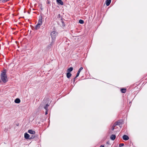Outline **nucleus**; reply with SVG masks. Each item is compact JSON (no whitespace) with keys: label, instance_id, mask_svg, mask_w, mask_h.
I'll list each match as a JSON object with an SVG mask.
<instances>
[{"label":"nucleus","instance_id":"nucleus-1","mask_svg":"<svg viewBox=\"0 0 147 147\" xmlns=\"http://www.w3.org/2000/svg\"><path fill=\"white\" fill-rule=\"evenodd\" d=\"M1 79L3 82L5 83L8 81V78L5 71L4 70L1 73Z\"/></svg>","mask_w":147,"mask_h":147},{"label":"nucleus","instance_id":"nucleus-2","mask_svg":"<svg viewBox=\"0 0 147 147\" xmlns=\"http://www.w3.org/2000/svg\"><path fill=\"white\" fill-rule=\"evenodd\" d=\"M42 24V18L41 16L39 17L38 23L35 26V29L37 30L38 29Z\"/></svg>","mask_w":147,"mask_h":147},{"label":"nucleus","instance_id":"nucleus-3","mask_svg":"<svg viewBox=\"0 0 147 147\" xmlns=\"http://www.w3.org/2000/svg\"><path fill=\"white\" fill-rule=\"evenodd\" d=\"M57 32L56 31H53L51 33V36L52 39L55 40L56 37L57 35Z\"/></svg>","mask_w":147,"mask_h":147},{"label":"nucleus","instance_id":"nucleus-4","mask_svg":"<svg viewBox=\"0 0 147 147\" xmlns=\"http://www.w3.org/2000/svg\"><path fill=\"white\" fill-rule=\"evenodd\" d=\"M123 120H119L115 123V125H120L123 122Z\"/></svg>","mask_w":147,"mask_h":147},{"label":"nucleus","instance_id":"nucleus-5","mask_svg":"<svg viewBox=\"0 0 147 147\" xmlns=\"http://www.w3.org/2000/svg\"><path fill=\"white\" fill-rule=\"evenodd\" d=\"M83 69V67H81L79 69L77 74H76V78H77L78 77L81 71Z\"/></svg>","mask_w":147,"mask_h":147},{"label":"nucleus","instance_id":"nucleus-6","mask_svg":"<svg viewBox=\"0 0 147 147\" xmlns=\"http://www.w3.org/2000/svg\"><path fill=\"white\" fill-rule=\"evenodd\" d=\"M122 138L123 140H127L129 139V137L126 135H124Z\"/></svg>","mask_w":147,"mask_h":147},{"label":"nucleus","instance_id":"nucleus-7","mask_svg":"<svg viewBox=\"0 0 147 147\" xmlns=\"http://www.w3.org/2000/svg\"><path fill=\"white\" fill-rule=\"evenodd\" d=\"M30 135L26 133L24 134V138L26 139H29Z\"/></svg>","mask_w":147,"mask_h":147},{"label":"nucleus","instance_id":"nucleus-8","mask_svg":"<svg viewBox=\"0 0 147 147\" xmlns=\"http://www.w3.org/2000/svg\"><path fill=\"white\" fill-rule=\"evenodd\" d=\"M28 132L31 134H34L35 133V132L34 131L32 130V129H30L28 130Z\"/></svg>","mask_w":147,"mask_h":147},{"label":"nucleus","instance_id":"nucleus-9","mask_svg":"<svg viewBox=\"0 0 147 147\" xmlns=\"http://www.w3.org/2000/svg\"><path fill=\"white\" fill-rule=\"evenodd\" d=\"M116 138V136L115 135H112L110 136V139L112 140H114Z\"/></svg>","mask_w":147,"mask_h":147},{"label":"nucleus","instance_id":"nucleus-10","mask_svg":"<svg viewBox=\"0 0 147 147\" xmlns=\"http://www.w3.org/2000/svg\"><path fill=\"white\" fill-rule=\"evenodd\" d=\"M111 2V0H106V4L107 6H109Z\"/></svg>","mask_w":147,"mask_h":147},{"label":"nucleus","instance_id":"nucleus-11","mask_svg":"<svg viewBox=\"0 0 147 147\" xmlns=\"http://www.w3.org/2000/svg\"><path fill=\"white\" fill-rule=\"evenodd\" d=\"M57 3L61 5H63V3L61 0H57Z\"/></svg>","mask_w":147,"mask_h":147},{"label":"nucleus","instance_id":"nucleus-12","mask_svg":"<svg viewBox=\"0 0 147 147\" xmlns=\"http://www.w3.org/2000/svg\"><path fill=\"white\" fill-rule=\"evenodd\" d=\"M14 102L16 103H19L20 102V100L19 99L17 98L15 100Z\"/></svg>","mask_w":147,"mask_h":147},{"label":"nucleus","instance_id":"nucleus-13","mask_svg":"<svg viewBox=\"0 0 147 147\" xmlns=\"http://www.w3.org/2000/svg\"><path fill=\"white\" fill-rule=\"evenodd\" d=\"M71 76V74L69 72H67V73L66 76L68 78H70Z\"/></svg>","mask_w":147,"mask_h":147},{"label":"nucleus","instance_id":"nucleus-14","mask_svg":"<svg viewBox=\"0 0 147 147\" xmlns=\"http://www.w3.org/2000/svg\"><path fill=\"white\" fill-rule=\"evenodd\" d=\"M73 69V68L72 67H70L69 68H68V69H67V71L68 72L70 73V72H71V71H72Z\"/></svg>","mask_w":147,"mask_h":147},{"label":"nucleus","instance_id":"nucleus-15","mask_svg":"<svg viewBox=\"0 0 147 147\" xmlns=\"http://www.w3.org/2000/svg\"><path fill=\"white\" fill-rule=\"evenodd\" d=\"M126 90L125 88H122L121 89V92L122 93H125L126 92Z\"/></svg>","mask_w":147,"mask_h":147},{"label":"nucleus","instance_id":"nucleus-16","mask_svg":"<svg viewBox=\"0 0 147 147\" xmlns=\"http://www.w3.org/2000/svg\"><path fill=\"white\" fill-rule=\"evenodd\" d=\"M49 106V105L48 104H47L44 107V108L46 110H48V107Z\"/></svg>","mask_w":147,"mask_h":147},{"label":"nucleus","instance_id":"nucleus-17","mask_svg":"<svg viewBox=\"0 0 147 147\" xmlns=\"http://www.w3.org/2000/svg\"><path fill=\"white\" fill-rule=\"evenodd\" d=\"M79 22L81 24H83L84 23V21L82 20H79Z\"/></svg>","mask_w":147,"mask_h":147},{"label":"nucleus","instance_id":"nucleus-18","mask_svg":"<svg viewBox=\"0 0 147 147\" xmlns=\"http://www.w3.org/2000/svg\"><path fill=\"white\" fill-rule=\"evenodd\" d=\"M124 145V144L121 143V144H119V146L120 147H121V146H123Z\"/></svg>","mask_w":147,"mask_h":147},{"label":"nucleus","instance_id":"nucleus-19","mask_svg":"<svg viewBox=\"0 0 147 147\" xmlns=\"http://www.w3.org/2000/svg\"><path fill=\"white\" fill-rule=\"evenodd\" d=\"M116 125H115V124L114 125H113L112 126V130H113L114 129V127Z\"/></svg>","mask_w":147,"mask_h":147},{"label":"nucleus","instance_id":"nucleus-20","mask_svg":"<svg viewBox=\"0 0 147 147\" xmlns=\"http://www.w3.org/2000/svg\"><path fill=\"white\" fill-rule=\"evenodd\" d=\"M35 136L34 135H32V136L29 139H32V138H35Z\"/></svg>","mask_w":147,"mask_h":147},{"label":"nucleus","instance_id":"nucleus-21","mask_svg":"<svg viewBox=\"0 0 147 147\" xmlns=\"http://www.w3.org/2000/svg\"><path fill=\"white\" fill-rule=\"evenodd\" d=\"M9 1V0H3V3H4Z\"/></svg>","mask_w":147,"mask_h":147},{"label":"nucleus","instance_id":"nucleus-22","mask_svg":"<svg viewBox=\"0 0 147 147\" xmlns=\"http://www.w3.org/2000/svg\"><path fill=\"white\" fill-rule=\"evenodd\" d=\"M47 112H48V110H46V111L45 113V115H46L47 114V113H48Z\"/></svg>","mask_w":147,"mask_h":147},{"label":"nucleus","instance_id":"nucleus-23","mask_svg":"<svg viewBox=\"0 0 147 147\" xmlns=\"http://www.w3.org/2000/svg\"><path fill=\"white\" fill-rule=\"evenodd\" d=\"M100 147H104V146L103 145H101L100 146Z\"/></svg>","mask_w":147,"mask_h":147},{"label":"nucleus","instance_id":"nucleus-24","mask_svg":"<svg viewBox=\"0 0 147 147\" xmlns=\"http://www.w3.org/2000/svg\"><path fill=\"white\" fill-rule=\"evenodd\" d=\"M3 0H0V2H1L3 3Z\"/></svg>","mask_w":147,"mask_h":147},{"label":"nucleus","instance_id":"nucleus-25","mask_svg":"<svg viewBox=\"0 0 147 147\" xmlns=\"http://www.w3.org/2000/svg\"><path fill=\"white\" fill-rule=\"evenodd\" d=\"M76 78V77H75V78L74 79L73 81H74V82H75V78Z\"/></svg>","mask_w":147,"mask_h":147}]
</instances>
